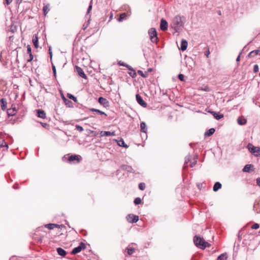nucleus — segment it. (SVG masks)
<instances>
[{"mask_svg": "<svg viewBox=\"0 0 260 260\" xmlns=\"http://www.w3.org/2000/svg\"><path fill=\"white\" fill-rule=\"evenodd\" d=\"M193 243L198 248L205 249L206 247H209L210 244L204 239L198 235H196L193 238Z\"/></svg>", "mask_w": 260, "mask_h": 260, "instance_id": "1", "label": "nucleus"}, {"mask_svg": "<svg viewBox=\"0 0 260 260\" xmlns=\"http://www.w3.org/2000/svg\"><path fill=\"white\" fill-rule=\"evenodd\" d=\"M185 18L183 16L177 15L173 20V23L175 25L174 29L177 32L179 28L184 26Z\"/></svg>", "mask_w": 260, "mask_h": 260, "instance_id": "2", "label": "nucleus"}, {"mask_svg": "<svg viewBox=\"0 0 260 260\" xmlns=\"http://www.w3.org/2000/svg\"><path fill=\"white\" fill-rule=\"evenodd\" d=\"M82 157L81 156L76 154H72L68 157L64 155L62 157V159L63 161H68L70 164H76L80 162Z\"/></svg>", "mask_w": 260, "mask_h": 260, "instance_id": "3", "label": "nucleus"}, {"mask_svg": "<svg viewBox=\"0 0 260 260\" xmlns=\"http://www.w3.org/2000/svg\"><path fill=\"white\" fill-rule=\"evenodd\" d=\"M148 34L151 42L153 43H157L158 37L156 29L154 27L150 28L148 31Z\"/></svg>", "mask_w": 260, "mask_h": 260, "instance_id": "4", "label": "nucleus"}, {"mask_svg": "<svg viewBox=\"0 0 260 260\" xmlns=\"http://www.w3.org/2000/svg\"><path fill=\"white\" fill-rule=\"evenodd\" d=\"M247 148L254 156L256 157L260 156V147L254 146L251 143H248Z\"/></svg>", "mask_w": 260, "mask_h": 260, "instance_id": "5", "label": "nucleus"}, {"mask_svg": "<svg viewBox=\"0 0 260 260\" xmlns=\"http://www.w3.org/2000/svg\"><path fill=\"white\" fill-rule=\"evenodd\" d=\"M86 248V245L83 242L79 243V245L77 247L74 248L71 252L72 254L75 255L79 253L81 250H84Z\"/></svg>", "mask_w": 260, "mask_h": 260, "instance_id": "6", "label": "nucleus"}, {"mask_svg": "<svg viewBox=\"0 0 260 260\" xmlns=\"http://www.w3.org/2000/svg\"><path fill=\"white\" fill-rule=\"evenodd\" d=\"M126 219L129 223H136L139 220V216L133 214H129L126 216Z\"/></svg>", "mask_w": 260, "mask_h": 260, "instance_id": "7", "label": "nucleus"}, {"mask_svg": "<svg viewBox=\"0 0 260 260\" xmlns=\"http://www.w3.org/2000/svg\"><path fill=\"white\" fill-rule=\"evenodd\" d=\"M120 170L125 171L130 173L137 174L136 171L131 166L122 165L120 166Z\"/></svg>", "mask_w": 260, "mask_h": 260, "instance_id": "8", "label": "nucleus"}, {"mask_svg": "<svg viewBox=\"0 0 260 260\" xmlns=\"http://www.w3.org/2000/svg\"><path fill=\"white\" fill-rule=\"evenodd\" d=\"M136 101L137 103L144 108H146L147 106V103L143 100L141 96L139 94L136 95Z\"/></svg>", "mask_w": 260, "mask_h": 260, "instance_id": "9", "label": "nucleus"}, {"mask_svg": "<svg viewBox=\"0 0 260 260\" xmlns=\"http://www.w3.org/2000/svg\"><path fill=\"white\" fill-rule=\"evenodd\" d=\"M148 128L146 123L144 121H142L140 123V131L141 133L145 134V139L147 138V132Z\"/></svg>", "mask_w": 260, "mask_h": 260, "instance_id": "10", "label": "nucleus"}, {"mask_svg": "<svg viewBox=\"0 0 260 260\" xmlns=\"http://www.w3.org/2000/svg\"><path fill=\"white\" fill-rule=\"evenodd\" d=\"M98 101L101 105H103L105 108L108 107L110 106L109 101L103 97H99L98 98Z\"/></svg>", "mask_w": 260, "mask_h": 260, "instance_id": "11", "label": "nucleus"}, {"mask_svg": "<svg viewBox=\"0 0 260 260\" xmlns=\"http://www.w3.org/2000/svg\"><path fill=\"white\" fill-rule=\"evenodd\" d=\"M76 71L78 75L82 78L87 79V76L82 69L77 66H75Z\"/></svg>", "mask_w": 260, "mask_h": 260, "instance_id": "12", "label": "nucleus"}, {"mask_svg": "<svg viewBox=\"0 0 260 260\" xmlns=\"http://www.w3.org/2000/svg\"><path fill=\"white\" fill-rule=\"evenodd\" d=\"M168 26V24L167 21L165 19L162 18L160 20V29L162 31H165V30H167Z\"/></svg>", "mask_w": 260, "mask_h": 260, "instance_id": "13", "label": "nucleus"}, {"mask_svg": "<svg viewBox=\"0 0 260 260\" xmlns=\"http://www.w3.org/2000/svg\"><path fill=\"white\" fill-rule=\"evenodd\" d=\"M152 51V49L148 47H145L143 49V55L144 58L147 59L150 56L149 53Z\"/></svg>", "mask_w": 260, "mask_h": 260, "instance_id": "14", "label": "nucleus"}, {"mask_svg": "<svg viewBox=\"0 0 260 260\" xmlns=\"http://www.w3.org/2000/svg\"><path fill=\"white\" fill-rule=\"evenodd\" d=\"M254 166L252 164L246 165L242 169L243 172L249 173L251 171H254Z\"/></svg>", "mask_w": 260, "mask_h": 260, "instance_id": "15", "label": "nucleus"}, {"mask_svg": "<svg viewBox=\"0 0 260 260\" xmlns=\"http://www.w3.org/2000/svg\"><path fill=\"white\" fill-rule=\"evenodd\" d=\"M37 115L38 117L45 119L46 118V114L45 111L42 109H37L36 110Z\"/></svg>", "mask_w": 260, "mask_h": 260, "instance_id": "16", "label": "nucleus"}, {"mask_svg": "<svg viewBox=\"0 0 260 260\" xmlns=\"http://www.w3.org/2000/svg\"><path fill=\"white\" fill-rule=\"evenodd\" d=\"M188 43L186 40L182 39L181 42L180 50L184 51L187 49Z\"/></svg>", "mask_w": 260, "mask_h": 260, "instance_id": "17", "label": "nucleus"}, {"mask_svg": "<svg viewBox=\"0 0 260 260\" xmlns=\"http://www.w3.org/2000/svg\"><path fill=\"white\" fill-rule=\"evenodd\" d=\"M101 136H115V131L110 132V131H102L101 132Z\"/></svg>", "mask_w": 260, "mask_h": 260, "instance_id": "18", "label": "nucleus"}, {"mask_svg": "<svg viewBox=\"0 0 260 260\" xmlns=\"http://www.w3.org/2000/svg\"><path fill=\"white\" fill-rule=\"evenodd\" d=\"M257 55L260 56V50L259 49H256L251 51L248 54V56L249 57H254Z\"/></svg>", "mask_w": 260, "mask_h": 260, "instance_id": "19", "label": "nucleus"}, {"mask_svg": "<svg viewBox=\"0 0 260 260\" xmlns=\"http://www.w3.org/2000/svg\"><path fill=\"white\" fill-rule=\"evenodd\" d=\"M246 122L247 119L243 116L239 117L237 119V123L240 125H244L246 123Z\"/></svg>", "mask_w": 260, "mask_h": 260, "instance_id": "20", "label": "nucleus"}, {"mask_svg": "<svg viewBox=\"0 0 260 260\" xmlns=\"http://www.w3.org/2000/svg\"><path fill=\"white\" fill-rule=\"evenodd\" d=\"M222 187V184L219 182H216L213 187V190L214 192L217 191L219 189H221Z\"/></svg>", "mask_w": 260, "mask_h": 260, "instance_id": "21", "label": "nucleus"}, {"mask_svg": "<svg viewBox=\"0 0 260 260\" xmlns=\"http://www.w3.org/2000/svg\"><path fill=\"white\" fill-rule=\"evenodd\" d=\"M56 251L58 254L61 256H65L67 253L66 251L61 247L57 248Z\"/></svg>", "mask_w": 260, "mask_h": 260, "instance_id": "22", "label": "nucleus"}, {"mask_svg": "<svg viewBox=\"0 0 260 260\" xmlns=\"http://www.w3.org/2000/svg\"><path fill=\"white\" fill-rule=\"evenodd\" d=\"M32 43L34 45L36 48H38L39 47V43H38V37L37 34H35L32 37Z\"/></svg>", "mask_w": 260, "mask_h": 260, "instance_id": "23", "label": "nucleus"}, {"mask_svg": "<svg viewBox=\"0 0 260 260\" xmlns=\"http://www.w3.org/2000/svg\"><path fill=\"white\" fill-rule=\"evenodd\" d=\"M89 110L91 112H93L94 114H99L100 115H104L106 116H107V114L105 112H104L99 109L91 108H89Z\"/></svg>", "mask_w": 260, "mask_h": 260, "instance_id": "24", "label": "nucleus"}, {"mask_svg": "<svg viewBox=\"0 0 260 260\" xmlns=\"http://www.w3.org/2000/svg\"><path fill=\"white\" fill-rule=\"evenodd\" d=\"M0 104H1L2 110L3 111L6 110V109L7 108V105L6 100L4 98L1 99L0 100Z\"/></svg>", "mask_w": 260, "mask_h": 260, "instance_id": "25", "label": "nucleus"}, {"mask_svg": "<svg viewBox=\"0 0 260 260\" xmlns=\"http://www.w3.org/2000/svg\"><path fill=\"white\" fill-rule=\"evenodd\" d=\"M16 108H10L7 110V114L8 117L13 116L16 114Z\"/></svg>", "mask_w": 260, "mask_h": 260, "instance_id": "26", "label": "nucleus"}, {"mask_svg": "<svg viewBox=\"0 0 260 260\" xmlns=\"http://www.w3.org/2000/svg\"><path fill=\"white\" fill-rule=\"evenodd\" d=\"M215 132L214 128H211L207 130L204 134L205 137H209L212 135Z\"/></svg>", "mask_w": 260, "mask_h": 260, "instance_id": "27", "label": "nucleus"}, {"mask_svg": "<svg viewBox=\"0 0 260 260\" xmlns=\"http://www.w3.org/2000/svg\"><path fill=\"white\" fill-rule=\"evenodd\" d=\"M213 116L216 120H219L223 118L224 116L223 114L219 112H215L213 113Z\"/></svg>", "mask_w": 260, "mask_h": 260, "instance_id": "28", "label": "nucleus"}, {"mask_svg": "<svg viewBox=\"0 0 260 260\" xmlns=\"http://www.w3.org/2000/svg\"><path fill=\"white\" fill-rule=\"evenodd\" d=\"M127 15L125 13H123L121 14L117 19V21L119 22H122L123 20H125L126 19Z\"/></svg>", "mask_w": 260, "mask_h": 260, "instance_id": "29", "label": "nucleus"}, {"mask_svg": "<svg viewBox=\"0 0 260 260\" xmlns=\"http://www.w3.org/2000/svg\"><path fill=\"white\" fill-rule=\"evenodd\" d=\"M117 144L118 146L120 147H123L124 148H127L128 146L125 143L124 140L122 139H120L119 141H117Z\"/></svg>", "mask_w": 260, "mask_h": 260, "instance_id": "30", "label": "nucleus"}, {"mask_svg": "<svg viewBox=\"0 0 260 260\" xmlns=\"http://www.w3.org/2000/svg\"><path fill=\"white\" fill-rule=\"evenodd\" d=\"M228 258L226 253H223L219 255L217 258V260H226Z\"/></svg>", "mask_w": 260, "mask_h": 260, "instance_id": "31", "label": "nucleus"}, {"mask_svg": "<svg viewBox=\"0 0 260 260\" xmlns=\"http://www.w3.org/2000/svg\"><path fill=\"white\" fill-rule=\"evenodd\" d=\"M67 97L71 99V100H72L74 102L77 103L78 102V100H77V99L76 96H75L73 94H71V93H68L67 94Z\"/></svg>", "mask_w": 260, "mask_h": 260, "instance_id": "32", "label": "nucleus"}, {"mask_svg": "<svg viewBox=\"0 0 260 260\" xmlns=\"http://www.w3.org/2000/svg\"><path fill=\"white\" fill-rule=\"evenodd\" d=\"M126 250H127V254L129 255L133 254L135 250V248L133 247H127Z\"/></svg>", "mask_w": 260, "mask_h": 260, "instance_id": "33", "label": "nucleus"}, {"mask_svg": "<svg viewBox=\"0 0 260 260\" xmlns=\"http://www.w3.org/2000/svg\"><path fill=\"white\" fill-rule=\"evenodd\" d=\"M64 103L65 104V105L67 106H68V107H70V108H72L74 106V105H73V103H72V102L69 100H66V101L64 102Z\"/></svg>", "mask_w": 260, "mask_h": 260, "instance_id": "34", "label": "nucleus"}, {"mask_svg": "<svg viewBox=\"0 0 260 260\" xmlns=\"http://www.w3.org/2000/svg\"><path fill=\"white\" fill-rule=\"evenodd\" d=\"M141 202H142V200L139 197H137V198H135L134 201V203L136 205L140 204L141 203Z\"/></svg>", "mask_w": 260, "mask_h": 260, "instance_id": "35", "label": "nucleus"}, {"mask_svg": "<svg viewBox=\"0 0 260 260\" xmlns=\"http://www.w3.org/2000/svg\"><path fill=\"white\" fill-rule=\"evenodd\" d=\"M55 223H48L45 225V226L48 228L49 230H52L54 228Z\"/></svg>", "mask_w": 260, "mask_h": 260, "instance_id": "36", "label": "nucleus"}, {"mask_svg": "<svg viewBox=\"0 0 260 260\" xmlns=\"http://www.w3.org/2000/svg\"><path fill=\"white\" fill-rule=\"evenodd\" d=\"M138 73L139 75H140L141 77H143V78H146L148 76V74H147V72H145V73H144L141 70H138Z\"/></svg>", "mask_w": 260, "mask_h": 260, "instance_id": "37", "label": "nucleus"}, {"mask_svg": "<svg viewBox=\"0 0 260 260\" xmlns=\"http://www.w3.org/2000/svg\"><path fill=\"white\" fill-rule=\"evenodd\" d=\"M139 188L141 190H143L146 187L145 184L144 183H140L138 185Z\"/></svg>", "mask_w": 260, "mask_h": 260, "instance_id": "38", "label": "nucleus"}, {"mask_svg": "<svg viewBox=\"0 0 260 260\" xmlns=\"http://www.w3.org/2000/svg\"><path fill=\"white\" fill-rule=\"evenodd\" d=\"M43 12L45 15H46L49 11V9L47 6H45L43 8Z\"/></svg>", "mask_w": 260, "mask_h": 260, "instance_id": "39", "label": "nucleus"}, {"mask_svg": "<svg viewBox=\"0 0 260 260\" xmlns=\"http://www.w3.org/2000/svg\"><path fill=\"white\" fill-rule=\"evenodd\" d=\"M191 156L190 154H188L187 156H186V157H185V164H186L188 163L191 160Z\"/></svg>", "mask_w": 260, "mask_h": 260, "instance_id": "40", "label": "nucleus"}, {"mask_svg": "<svg viewBox=\"0 0 260 260\" xmlns=\"http://www.w3.org/2000/svg\"><path fill=\"white\" fill-rule=\"evenodd\" d=\"M128 74L132 78H135L137 76V73L135 70L129 72Z\"/></svg>", "mask_w": 260, "mask_h": 260, "instance_id": "41", "label": "nucleus"}, {"mask_svg": "<svg viewBox=\"0 0 260 260\" xmlns=\"http://www.w3.org/2000/svg\"><path fill=\"white\" fill-rule=\"evenodd\" d=\"M184 75L182 74H179L178 75V78L181 81H184Z\"/></svg>", "mask_w": 260, "mask_h": 260, "instance_id": "42", "label": "nucleus"}, {"mask_svg": "<svg viewBox=\"0 0 260 260\" xmlns=\"http://www.w3.org/2000/svg\"><path fill=\"white\" fill-rule=\"evenodd\" d=\"M76 129L80 132L83 131L84 130L83 127L79 125H76Z\"/></svg>", "mask_w": 260, "mask_h": 260, "instance_id": "43", "label": "nucleus"}, {"mask_svg": "<svg viewBox=\"0 0 260 260\" xmlns=\"http://www.w3.org/2000/svg\"><path fill=\"white\" fill-rule=\"evenodd\" d=\"M92 0L90 1V3L88 6V8L87 9V13H86V15H87L88 14H89L90 12V11L92 9Z\"/></svg>", "mask_w": 260, "mask_h": 260, "instance_id": "44", "label": "nucleus"}, {"mask_svg": "<svg viewBox=\"0 0 260 260\" xmlns=\"http://www.w3.org/2000/svg\"><path fill=\"white\" fill-rule=\"evenodd\" d=\"M27 53L29 55L32 54L31 53V48L30 45H27Z\"/></svg>", "mask_w": 260, "mask_h": 260, "instance_id": "45", "label": "nucleus"}, {"mask_svg": "<svg viewBox=\"0 0 260 260\" xmlns=\"http://www.w3.org/2000/svg\"><path fill=\"white\" fill-rule=\"evenodd\" d=\"M259 224H258V223H254V224L252 225V226H251V229H255V230H256V229H258V228H259Z\"/></svg>", "mask_w": 260, "mask_h": 260, "instance_id": "46", "label": "nucleus"}, {"mask_svg": "<svg viewBox=\"0 0 260 260\" xmlns=\"http://www.w3.org/2000/svg\"><path fill=\"white\" fill-rule=\"evenodd\" d=\"M258 71V66L257 64H255L253 66V72L256 73Z\"/></svg>", "mask_w": 260, "mask_h": 260, "instance_id": "47", "label": "nucleus"}, {"mask_svg": "<svg viewBox=\"0 0 260 260\" xmlns=\"http://www.w3.org/2000/svg\"><path fill=\"white\" fill-rule=\"evenodd\" d=\"M52 71H53V76L54 77H56V68H55V66H54L53 64H52Z\"/></svg>", "mask_w": 260, "mask_h": 260, "instance_id": "48", "label": "nucleus"}, {"mask_svg": "<svg viewBox=\"0 0 260 260\" xmlns=\"http://www.w3.org/2000/svg\"><path fill=\"white\" fill-rule=\"evenodd\" d=\"M118 64H119L120 66H122V67H127V64L124 62H122L121 61H119L118 62Z\"/></svg>", "mask_w": 260, "mask_h": 260, "instance_id": "49", "label": "nucleus"}, {"mask_svg": "<svg viewBox=\"0 0 260 260\" xmlns=\"http://www.w3.org/2000/svg\"><path fill=\"white\" fill-rule=\"evenodd\" d=\"M197 163V160H193V162H192L190 164V167L191 168H193Z\"/></svg>", "mask_w": 260, "mask_h": 260, "instance_id": "50", "label": "nucleus"}, {"mask_svg": "<svg viewBox=\"0 0 260 260\" xmlns=\"http://www.w3.org/2000/svg\"><path fill=\"white\" fill-rule=\"evenodd\" d=\"M29 55V58L27 59V62H30L34 58V56L32 54Z\"/></svg>", "mask_w": 260, "mask_h": 260, "instance_id": "51", "label": "nucleus"}, {"mask_svg": "<svg viewBox=\"0 0 260 260\" xmlns=\"http://www.w3.org/2000/svg\"><path fill=\"white\" fill-rule=\"evenodd\" d=\"M48 51H49V54L50 58L51 59L52 57V51H51V47H49Z\"/></svg>", "mask_w": 260, "mask_h": 260, "instance_id": "52", "label": "nucleus"}, {"mask_svg": "<svg viewBox=\"0 0 260 260\" xmlns=\"http://www.w3.org/2000/svg\"><path fill=\"white\" fill-rule=\"evenodd\" d=\"M256 184L260 187V177L256 178Z\"/></svg>", "mask_w": 260, "mask_h": 260, "instance_id": "53", "label": "nucleus"}, {"mask_svg": "<svg viewBox=\"0 0 260 260\" xmlns=\"http://www.w3.org/2000/svg\"><path fill=\"white\" fill-rule=\"evenodd\" d=\"M55 225L56 226H54V228H63V227L64 228V226L63 225H62V224L59 225V224H55Z\"/></svg>", "mask_w": 260, "mask_h": 260, "instance_id": "54", "label": "nucleus"}, {"mask_svg": "<svg viewBox=\"0 0 260 260\" xmlns=\"http://www.w3.org/2000/svg\"><path fill=\"white\" fill-rule=\"evenodd\" d=\"M126 68H127L128 69V70L131 71H133L134 70L133 69V68L129 65L127 64V67H125Z\"/></svg>", "mask_w": 260, "mask_h": 260, "instance_id": "55", "label": "nucleus"}, {"mask_svg": "<svg viewBox=\"0 0 260 260\" xmlns=\"http://www.w3.org/2000/svg\"><path fill=\"white\" fill-rule=\"evenodd\" d=\"M40 124L43 127H45V128L48 125V124L47 123H45V122H40Z\"/></svg>", "mask_w": 260, "mask_h": 260, "instance_id": "56", "label": "nucleus"}, {"mask_svg": "<svg viewBox=\"0 0 260 260\" xmlns=\"http://www.w3.org/2000/svg\"><path fill=\"white\" fill-rule=\"evenodd\" d=\"M242 54V51H241L239 54V55L238 56V57H237L236 58V61H240V55L241 54Z\"/></svg>", "mask_w": 260, "mask_h": 260, "instance_id": "57", "label": "nucleus"}, {"mask_svg": "<svg viewBox=\"0 0 260 260\" xmlns=\"http://www.w3.org/2000/svg\"><path fill=\"white\" fill-rule=\"evenodd\" d=\"M206 111H207L208 113H211L213 115V113L215 112V111H212L211 110H208V109H206Z\"/></svg>", "mask_w": 260, "mask_h": 260, "instance_id": "58", "label": "nucleus"}, {"mask_svg": "<svg viewBox=\"0 0 260 260\" xmlns=\"http://www.w3.org/2000/svg\"><path fill=\"white\" fill-rule=\"evenodd\" d=\"M12 2V0H6V3L7 5H10Z\"/></svg>", "mask_w": 260, "mask_h": 260, "instance_id": "59", "label": "nucleus"}, {"mask_svg": "<svg viewBox=\"0 0 260 260\" xmlns=\"http://www.w3.org/2000/svg\"><path fill=\"white\" fill-rule=\"evenodd\" d=\"M61 98H62V99L63 101V102H64L66 101V100H67L68 99H66L64 96L63 95V94L62 93H61Z\"/></svg>", "mask_w": 260, "mask_h": 260, "instance_id": "60", "label": "nucleus"}, {"mask_svg": "<svg viewBox=\"0 0 260 260\" xmlns=\"http://www.w3.org/2000/svg\"><path fill=\"white\" fill-rule=\"evenodd\" d=\"M89 21H90V19H88V21H87V24L85 25V27H83V29L85 30L87 27V26H88L89 24Z\"/></svg>", "mask_w": 260, "mask_h": 260, "instance_id": "61", "label": "nucleus"}, {"mask_svg": "<svg viewBox=\"0 0 260 260\" xmlns=\"http://www.w3.org/2000/svg\"><path fill=\"white\" fill-rule=\"evenodd\" d=\"M13 188L14 189H17L18 188V184H15L14 185H13Z\"/></svg>", "mask_w": 260, "mask_h": 260, "instance_id": "62", "label": "nucleus"}, {"mask_svg": "<svg viewBox=\"0 0 260 260\" xmlns=\"http://www.w3.org/2000/svg\"><path fill=\"white\" fill-rule=\"evenodd\" d=\"M152 70H153V69H152V68H149V69H147V72H147V74H148V73L152 72Z\"/></svg>", "mask_w": 260, "mask_h": 260, "instance_id": "63", "label": "nucleus"}, {"mask_svg": "<svg viewBox=\"0 0 260 260\" xmlns=\"http://www.w3.org/2000/svg\"><path fill=\"white\" fill-rule=\"evenodd\" d=\"M198 158V154L195 155L194 157H193V160H197Z\"/></svg>", "mask_w": 260, "mask_h": 260, "instance_id": "64", "label": "nucleus"}]
</instances>
